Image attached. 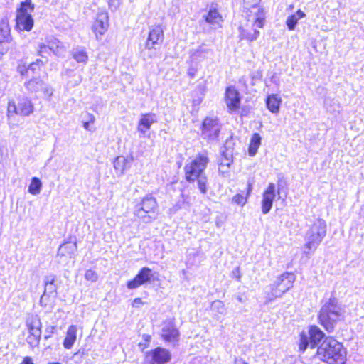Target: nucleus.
Wrapping results in <instances>:
<instances>
[{"mask_svg":"<svg viewBox=\"0 0 364 364\" xmlns=\"http://www.w3.org/2000/svg\"><path fill=\"white\" fill-rule=\"evenodd\" d=\"M90 122H84L83 124V127L85 129L87 130H91L90 128Z\"/></svg>","mask_w":364,"mask_h":364,"instance_id":"54","label":"nucleus"},{"mask_svg":"<svg viewBox=\"0 0 364 364\" xmlns=\"http://www.w3.org/2000/svg\"><path fill=\"white\" fill-rule=\"evenodd\" d=\"M120 5V0H109V6L112 11H115Z\"/></svg>","mask_w":364,"mask_h":364,"instance_id":"42","label":"nucleus"},{"mask_svg":"<svg viewBox=\"0 0 364 364\" xmlns=\"http://www.w3.org/2000/svg\"><path fill=\"white\" fill-rule=\"evenodd\" d=\"M280 187L281 181L279 180L277 190H276V186L274 183H269L267 189L264 191L261 203V208L263 214H267L270 211L272 207L273 201L277 195H278L279 198H280Z\"/></svg>","mask_w":364,"mask_h":364,"instance_id":"9","label":"nucleus"},{"mask_svg":"<svg viewBox=\"0 0 364 364\" xmlns=\"http://www.w3.org/2000/svg\"><path fill=\"white\" fill-rule=\"evenodd\" d=\"M319 359L328 364H344L346 351L342 343L333 338H326L317 349Z\"/></svg>","mask_w":364,"mask_h":364,"instance_id":"1","label":"nucleus"},{"mask_svg":"<svg viewBox=\"0 0 364 364\" xmlns=\"http://www.w3.org/2000/svg\"><path fill=\"white\" fill-rule=\"evenodd\" d=\"M225 159H226V160H228V159H228V157L227 156H225Z\"/></svg>","mask_w":364,"mask_h":364,"instance_id":"61","label":"nucleus"},{"mask_svg":"<svg viewBox=\"0 0 364 364\" xmlns=\"http://www.w3.org/2000/svg\"><path fill=\"white\" fill-rule=\"evenodd\" d=\"M205 167L206 161H191L185 166L186 178L188 181H193L196 178L203 175Z\"/></svg>","mask_w":364,"mask_h":364,"instance_id":"11","label":"nucleus"},{"mask_svg":"<svg viewBox=\"0 0 364 364\" xmlns=\"http://www.w3.org/2000/svg\"><path fill=\"white\" fill-rule=\"evenodd\" d=\"M198 179V187L203 194L207 193V178L203 175L196 178Z\"/></svg>","mask_w":364,"mask_h":364,"instance_id":"38","label":"nucleus"},{"mask_svg":"<svg viewBox=\"0 0 364 364\" xmlns=\"http://www.w3.org/2000/svg\"><path fill=\"white\" fill-rule=\"evenodd\" d=\"M46 46L48 50L56 55H62L64 51L62 43L56 38H53L48 41Z\"/></svg>","mask_w":364,"mask_h":364,"instance_id":"30","label":"nucleus"},{"mask_svg":"<svg viewBox=\"0 0 364 364\" xmlns=\"http://www.w3.org/2000/svg\"><path fill=\"white\" fill-rule=\"evenodd\" d=\"M90 120L88 122H90V123H93L95 121V117L92 114H90Z\"/></svg>","mask_w":364,"mask_h":364,"instance_id":"56","label":"nucleus"},{"mask_svg":"<svg viewBox=\"0 0 364 364\" xmlns=\"http://www.w3.org/2000/svg\"><path fill=\"white\" fill-rule=\"evenodd\" d=\"M54 277H46L45 279V289L43 294L47 296L57 294V286Z\"/></svg>","mask_w":364,"mask_h":364,"instance_id":"26","label":"nucleus"},{"mask_svg":"<svg viewBox=\"0 0 364 364\" xmlns=\"http://www.w3.org/2000/svg\"><path fill=\"white\" fill-rule=\"evenodd\" d=\"M230 161H222L218 164V171L220 173L225 174L228 172L229 168L230 166Z\"/></svg>","mask_w":364,"mask_h":364,"instance_id":"41","label":"nucleus"},{"mask_svg":"<svg viewBox=\"0 0 364 364\" xmlns=\"http://www.w3.org/2000/svg\"><path fill=\"white\" fill-rule=\"evenodd\" d=\"M16 26L21 31H30L33 26L31 14L18 13L16 16Z\"/></svg>","mask_w":364,"mask_h":364,"instance_id":"20","label":"nucleus"},{"mask_svg":"<svg viewBox=\"0 0 364 364\" xmlns=\"http://www.w3.org/2000/svg\"><path fill=\"white\" fill-rule=\"evenodd\" d=\"M237 299L240 302H243V299H242V297L241 296H237Z\"/></svg>","mask_w":364,"mask_h":364,"instance_id":"57","label":"nucleus"},{"mask_svg":"<svg viewBox=\"0 0 364 364\" xmlns=\"http://www.w3.org/2000/svg\"><path fill=\"white\" fill-rule=\"evenodd\" d=\"M220 128L217 119L206 117L202 124L201 136L209 142L218 141Z\"/></svg>","mask_w":364,"mask_h":364,"instance_id":"7","label":"nucleus"},{"mask_svg":"<svg viewBox=\"0 0 364 364\" xmlns=\"http://www.w3.org/2000/svg\"><path fill=\"white\" fill-rule=\"evenodd\" d=\"M119 159V156L116 157L114 159L118 160Z\"/></svg>","mask_w":364,"mask_h":364,"instance_id":"62","label":"nucleus"},{"mask_svg":"<svg viewBox=\"0 0 364 364\" xmlns=\"http://www.w3.org/2000/svg\"><path fill=\"white\" fill-rule=\"evenodd\" d=\"M21 364H34L31 357L26 356L23 358Z\"/></svg>","mask_w":364,"mask_h":364,"instance_id":"47","label":"nucleus"},{"mask_svg":"<svg viewBox=\"0 0 364 364\" xmlns=\"http://www.w3.org/2000/svg\"><path fill=\"white\" fill-rule=\"evenodd\" d=\"M161 336L168 342L175 343L179 337V332L172 321H165L162 325Z\"/></svg>","mask_w":364,"mask_h":364,"instance_id":"16","label":"nucleus"},{"mask_svg":"<svg viewBox=\"0 0 364 364\" xmlns=\"http://www.w3.org/2000/svg\"><path fill=\"white\" fill-rule=\"evenodd\" d=\"M73 57L78 63H86L87 60V55L82 48H75L73 50Z\"/></svg>","mask_w":364,"mask_h":364,"instance_id":"32","label":"nucleus"},{"mask_svg":"<svg viewBox=\"0 0 364 364\" xmlns=\"http://www.w3.org/2000/svg\"><path fill=\"white\" fill-rule=\"evenodd\" d=\"M198 159H200V160H203V159H207L206 157H204V156H200V158H198Z\"/></svg>","mask_w":364,"mask_h":364,"instance_id":"58","label":"nucleus"},{"mask_svg":"<svg viewBox=\"0 0 364 364\" xmlns=\"http://www.w3.org/2000/svg\"><path fill=\"white\" fill-rule=\"evenodd\" d=\"M77 326L71 325L67 330L66 336L63 341V346L66 349H70L77 339Z\"/></svg>","mask_w":364,"mask_h":364,"instance_id":"21","label":"nucleus"},{"mask_svg":"<svg viewBox=\"0 0 364 364\" xmlns=\"http://www.w3.org/2000/svg\"><path fill=\"white\" fill-rule=\"evenodd\" d=\"M9 42H0V58L1 57V55H3L4 54H5L8 50H9V47L7 46V43Z\"/></svg>","mask_w":364,"mask_h":364,"instance_id":"43","label":"nucleus"},{"mask_svg":"<svg viewBox=\"0 0 364 364\" xmlns=\"http://www.w3.org/2000/svg\"><path fill=\"white\" fill-rule=\"evenodd\" d=\"M280 102V99L275 95L268 96L266 100L267 107L272 113H277L279 112Z\"/></svg>","mask_w":364,"mask_h":364,"instance_id":"29","label":"nucleus"},{"mask_svg":"<svg viewBox=\"0 0 364 364\" xmlns=\"http://www.w3.org/2000/svg\"><path fill=\"white\" fill-rule=\"evenodd\" d=\"M141 303H142L141 299L140 298H136L133 301V306H136L137 304H141Z\"/></svg>","mask_w":364,"mask_h":364,"instance_id":"52","label":"nucleus"},{"mask_svg":"<svg viewBox=\"0 0 364 364\" xmlns=\"http://www.w3.org/2000/svg\"><path fill=\"white\" fill-rule=\"evenodd\" d=\"M18 69L19 73H20L21 75H23L25 72L26 73V72L28 70V69H26V68H24V67H21V66H19Z\"/></svg>","mask_w":364,"mask_h":364,"instance_id":"53","label":"nucleus"},{"mask_svg":"<svg viewBox=\"0 0 364 364\" xmlns=\"http://www.w3.org/2000/svg\"><path fill=\"white\" fill-rule=\"evenodd\" d=\"M46 296L47 295H45L44 294L41 296V299H40V304L42 306H46L47 305V303L46 302Z\"/></svg>","mask_w":364,"mask_h":364,"instance_id":"50","label":"nucleus"},{"mask_svg":"<svg viewBox=\"0 0 364 364\" xmlns=\"http://www.w3.org/2000/svg\"><path fill=\"white\" fill-rule=\"evenodd\" d=\"M235 364H247L241 359H235Z\"/></svg>","mask_w":364,"mask_h":364,"instance_id":"55","label":"nucleus"},{"mask_svg":"<svg viewBox=\"0 0 364 364\" xmlns=\"http://www.w3.org/2000/svg\"><path fill=\"white\" fill-rule=\"evenodd\" d=\"M38 55L41 56L42 58H48V55H50L51 53L49 50L46 44L45 43H41L38 46Z\"/></svg>","mask_w":364,"mask_h":364,"instance_id":"40","label":"nucleus"},{"mask_svg":"<svg viewBox=\"0 0 364 364\" xmlns=\"http://www.w3.org/2000/svg\"><path fill=\"white\" fill-rule=\"evenodd\" d=\"M33 112V105L31 101L23 97L21 99L18 105L14 101H9L7 107V115L9 118L13 114H19L21 116H29Z\"/></svg>","mask_w":364,"mask_h":364,"instance_id":"8","label":"nucleus"},{"mask_svg":"<svg viewBox=\"0 0 364 364\" xmlns=\"http://www.w3.org/2000/svg\"><path fill=\"white\" fill-rule=\"evenodd\" d=\"M39 63H42V61L41 60H37L36 62L31 63L28 68V70L35 71Z\"/></svg>","mask_w":364,"mask_h":364,"instance_id":"44","label":"nucleus"},{"mask_svg":"<svg viewBox=\"0 0 364 364\" xmlns=\"http://www.w3.org/2000/svg\"><path fill=\"white\" fill-rule=\"evenodd\" d=\"M151 364H165L170 361L171 354L165 348L158 347L151 353Z\"/></svg>","mask_w":364,"mask_h":364,"instance_id":"19","label":"nucleus"},{"mask_svg":"<svg viewBox=\"0 0 364 364\" xmlns=\"http://www.w3.org/2000/svg\"><path fill=\"white\" fill-rule=\"evenodd\" d=\"M26 326L29 332L41 333V321L37 315H32L26 321Z\"/></svg>","mask_w":364,"mask_h":364,"instance_id":"22","label":"nucleus"},{"mask_svg":"<svg viewBox=\"0 0 364 364\" xmlns=\"http://www.w3.org/2000/svg\"><path fill=\"white\" fill-rule=\"evenodd\" d=\"M214 307L223 308V304L220 301H215L213 303Z\"/></svg>","mask_w":364,"mask_h":364,"instance_id":"51","label":"nucleus"},{"mask_svg":"<svg viewBox=\"0 0 364 364\" xmlns=\"http://www.w3.org/2000/svg\"><path fill=\"white\" fill-rule=\"evenodd\" d=\"M85 278L87 281L95 282L98 279V274L95 271L92 269H88L85 272Z\"/></svg>","mask_w":364,"mask_h":364,"instance_id":"39","label":"nucleus"},{"mask_svg":"<svg viewBox=\"0 0 364 364\" xmlns=\"http://www.w3.org/2000/svg\"><path fill=\"white\" fill-rule=\"evenodd\" d=\"M34 10V4L31 0H25L21 4V7L18 11V13L21 14H31Z\"/></svg>","mask_w":364,"mask_h":364,"instance_id":"35","label":"nucleus"},{"mask_svg":"<svg viewBox=\"0 0 364 364\" xmlns=\"http://www.w3.org/2000/svg\"><path fill=\"white\" fill-rule=\"evenodd\" d=\"M11 40L10 27L6 18L0 21V42H9Z\"/></svg>","mask_w":364,"mask_h":364,"instance_id":"24","label":"nucleus"},{"mask_svg":"<svg viewBox=\"0 0 364 364\" xmlns=\"http://www.w3.org/2000/svg\"><path fill=\"white\" fill-rule=\"evenodd\" d=\"M305 14L301 10L299 9L295 14L287 17L286 24L290 31L295 29L298 21L305 17Z\"/></svg>","mask_w":364,"mask_h":364,"instance_id":"25","label":"nucleus"},{"mask_svg":"<svg viewBox=\"0 0 364 364\" xmlns=\"http://www.w3.org/2000/svg\"><path fill=\"white\" fill-rule=\"evenodd\" d=\"M203 18L206 23L212 26H218L223 21L221 15L215 9H210Z\"/></svg>","mask_w":364,"mask_h":364,"instance_id":"23","label":"nucleus"},{"mask_svg":"<svg viewBox=\"0 0 364 364\" xmlns=\"http://www.w3.org/2000/svg\"><path fill=\"white\" fill-rule=\"evenodd\" d=\"M48 364H61V363H57V362H53V363H49Z\"/></svg>","mask_w":364,"mask_h":364,"instance_id":"59","label":"nucleus"},{"mask_svg":"<svg viewBox=\"0 0 364 364\" xmlns=\"http://www.w3.org/2000/svg\"><path fill=\"white\" fill-rule=\"evenodd\" d=\"M196 69H195L193 67H191L188 70V75L191 77L193 78L196 75Z\"/></svg>","mask_w":364,"mask_h":364,"instance_id":"46","label":"nucleus"},{"mask_svg":"<svg viewBox=\"0 0 364 364\" xmlns=\"http://www.w3.org/2000/svg\"><path fill=\"white\" fill-rule=\"evenodd\" d=\"M247 199L248 198L246 196L237 193L232 198V203L242 207L247 203Z\"/></svg>","mask_w":364,"mask_h":364,"instance_id":"37","label":"nucleus"},{"mask_svg":"<svg viewBox=\"0 0 364 364\" xmlns=\"http://www.w3.org/2000/svg\"><path fill=\"white\" fill-rule=\"evenodd\" d=\"M326 235V221L321 218L316 219L306 232L304 254L310 257L316 250Z\"/></svg>","mask_w":364,"mask_h":364,"instance_id":"3","label":"nucleus"},{"mask_svg":"<svg viewBox=\"0 0 364 364\" xmlns=\"http://www.w3.org/2000/svg\"><path fill=\"white\" fill-rule=\"evenodd\" d=\"M156 121V116L154 113L151 112L141 114L137 126V130L140 133V136H145L146 132Z\"/></svg>","mask_w":364,"mask_h":364,"instance_id":"17","label":"nucleus"},{"mask_svg":"<svg viewBox=\"0 0 364 364\" xmlns=\"http://www.w3.org/2000/svg\"><path fill=\"white\" fill-rule=\"evenodd\" d=\"M345 311L336 298H331L320 309L318 319L325 329L331 332L336 324L344 318Z\"/></svg>","mask_w":364,"mask_h":364,"instance_id":"2","label":"nucleus"},{"mask_svg":"<svg viewBox=\"0 0 364 364\" xmlns=\"http://www.w3.org/2000/svg\"><path fill=\"white\" fill-rule=\"evenodd\" d=\"M77 250L76 242H66L61 245L58 251V254L60 256H65L67 255H71L75 253Z\"/></svg>","mask_w":364,"mask_h":364,"instance_id":"27","label":"nucleus"},{"mask_svg":"<svg viewBox=\"0 0 364 364\" xmlns=\"http://www.w3.org/2000/svg\"><path fill=\"white\" fill-rule=\"evenodd\" d=\"M164 41V31L160 25L153 27L149 33L145 48L149 50L156 49Z\"/></svg>","mask_w":364,"mask_h":364,"instance_id":"14","label":"nucleus"},{"mask_svg":"<svg viewBox=\"0 0 364 364\" xmlns=\"http://www.w3.org/2000/svg\"><path fill=\"white\" fill-rule=\"evenodd\" d=\"M252 191V184L250 181H248L247 189V193H246V196L247 198H249V196H250Z\"/></svg>","mask_w":364,"mask_h":364,"instance_id":"48","label":"nucleus"},{"mask_svg":"<svg viewBox=\"0 0 364 364\" xmlns=\"http://www.w3.org/2000/svg\"><path fill=\"white\" fill-rule=\"evenodd\" d=\"M324 333L317 326H311L308 333L302 332L300 334L299 348L301 352H304L309 345L314 348L323 338Z\"/></svg>","mask_w":364,"mask_h":364,"instance_id":"6","label":"nucleus"},{"mask_svg":"<svg viewBox=\"0 0 364 364\" xmlns=\"http://www.w3.org/2000/svg\"><path fill=\"white\" fill-rule=\"evenodd\" d=\"M294 281V274L289 272L282 274L273 284H270L269 291H267V301L271 302L275 299L281 297L293 287Z\"/></svg>","mask_w":364,"mask_h":364,"instance_id":"5","label":"nucleus"},{"mask_svg":"<svg viewBox=\"0 0 364 364\" xmlns=\"http://www.w3.org/2000/svg\"><path fill=\"white\" fill-rule=\"evenodd\" d=\"M41 333L29 332V335L26 338L27 343L32 348L38 346L41 340Z\"/></svg>","mask_w":364,"mask_h":364,"instance_id":"34","label":"nucleus"},{"mask_svg":"<svg viewBox=\"0 0 364 364\" xmlns=\"http://www.w3.org/2000/svg\"><path fill=\"white\" fill-rule=\"evenodd\" d=\"M54 330H55L54 326H50V328H48L46 329V332L48 333V334L45 336V338L47 339L48 338H49L50 336V335L54 333Z\"/></svg>","mask_w":364,"mask_h":364,"instance_id":"49","label":"nucleus"},{"mask_svg":"<svg viewBox=\"0 0 364 364\" xmlns=\"http://www.w3.org/2000/svg\"><path fill=\"white\" fill-rule=\"evenodd\" d=\"M129 161H113V166L116 171L117 174L123 173L127 166L128 165Z\"/></svg>","mask_w":364,"mask_h":364,"instance_id":"36","label":"nucleus"},{"mask_svg":"<svg viewBox=\"0 0 364 364\" xmlns=\"http://www.w3.org/2000/svg\"><path fill=\"white\" fill-rule=\"evenodd\" d=\"M150 338V336H146V340H148Z\"/></svg>","mask_w":364,"mask_h":364,"instance_id":"60","label":"nucleus"},{"mask_svg":"<svg viewBox=\"0 0 364 364\" xmlns=\"http://www.w3.org/2000/svg\"><path fill=\"white\" fill-rule=\"evenodd\" d=\"M258 27L253 25V33L250 31L240 28V39H245L249 41H253L257 39L259 31L257 29Z\"/></svg>","mask_w":364,"mask_h":364,"instance_id":"28","label":"nucleus"},{"mask_svg":"<svg viewBox=\"0 0 364 364\" xmlns=\"http://www.w3.org/2000/svg\"><path fill=\"white\" fill-rule=\"evenodd\" d=\"M153 277L152 271L150 268L144 267L141 268L136 277L127 282V288L129 289H134L139 287L150 282Z\"/></svg>","mask_w":364,"mask_h":364,"instance_id":"13","label":"nucleus"},{"mask_svg":"<svg viewBox=\"0 0 364 364\" xmlns=\"http://www.w3.org/2000/svg\"><path fill=\"white\" fill-rule=\"evenodd\" d=\"M159 205L154 197L147 195L134 207V215L144 223H149L156 219Z\"/></svg>","mask_w":364,"mask_h":364,"instance_id":"4","label":"nucleus"},{"mask_svg":"<svg viewBox=\"0 0 364 364\" xmlns=\"http://www.w3.org/2000/svg\"><path fill=\"white\" fill-rule=\"evenodd\" d=\"M42 183L38 178H33L31 183L28 187V191L33 195H37L40 193Z\"/></svg>","mask_w":364,"mask_h":364,"instance_id":"33","label":"nucleus"},{"mask_svg":"<svg viewBox=\"0 0 364 364\" xmlns=\"http://www.w3.org/2000/svg\"><path fill=\"white\" fill-rule=\"evenodd\" d=\"M260 144H261L260 135L259 134H254L251 138L250 144L249 146V155L250 156H255Z\"/></svg>","mask_w":364,"mask_h":364,"instance_id":"31","label":"nucleus"},{"mask_svg":"<svg viewBox=\"0 0 364 364\" xmlns=\"http://www.w3.org/2000/svg\"><path fill=\"white\" fill-rule=\"evenodd\" d=\"M24 85L26 88L31 92L42 91L46 97H50L53 95L52 88L38 77L31 79L26 82Z\"/></svg>","mask_w":364,"mask_h":364,"instance_id":"12","label":"nucleus"},{"mask_svg":"<svg viewBox=\"0 0 364 364\" xmlns=\"http://www.w3.org/2000/svg\"><path fill=\"white\" fill-rule=\"evenodd\" d=\"M232 276L236 277L237 279H240L241 277L240 268L237 267L232 272Z\"/></svg>","mask_w":364,"mask_h":364,"instance_id":"45","label":"nucleus"},{"mask_svg":"<svg viewBox=\"0 0 364 364\" xmlns=\"http://www.w3.org/2000/svg\"><path fill=\"white\" fill-rule=\"evenodd\" d=\"M225 102L231 111H236L240 105V93L235 88L229 87L225 91Z\"/></svg>","mask_w":364,"mask_h":364,"instance_id":"18","label":"nucleus"},{"mask_svg":"<svg viewBox=\"0 0 364 364\" xmlns=\"http://www.w3.org/2000/svg\"><path fill=\"white\" fill-rule=\"evenodd\" d=\"M109 26L108 13L102 11L98 12L96 20L92 26V29L97 37L98 35H103Z\"/></svg>","mask_w":364,"mask_h":364,"instance_id":"15","label":"nucleus"},{"mask_svg":"<svg viewBox=\"0 0 364 364\" xmlns=\"http://www.w3.org/2000/svg\"><path fill=\"white\" fill-rule=\"evenodd\" d=\"M259 2L260 0H244V8L249 10L250 14H253L254 26L262 28L265 14L263 9L258 6Z\"/></svg>","mask_w":364,"mask_h":364,"instance_id":"10","label":"nucleus"}]
</instances>
